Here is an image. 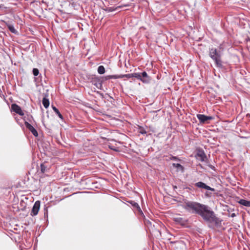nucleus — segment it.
Returning a JSON list of instances; mask_svg holds the SVG:
<instances>
[{"mask_svg":"<svg viewBox=\"0 0 250 250\" xmlns=\"http://www.w3.org/2000/svg\"><path fill=\"white\" fill-rule=\"evenodd\" d=\"M185 209L200 215L205 221L208 223L219 225L221 221L216 217L214 212L210 210L209 207L197 202H188L186 203Z\"/></svg>","mask_w":250,"mask_h":250,"instance_id":"f257e3e1","label":"nucleus"},{"mask_svg":"<svg viewBox=\"0 0 250 250\" xmlns=\"http://www.w3.org/2000/svg\"><path fill=\"white\" fill-rule=\"evenodd\" d=\"M221 56L220 53L217 51L216 48H212L209 49V56L215 62L217 67L219 68L223 66Z\"/></svg>","mask_w":250,"mask_h":250,"instance_id":"f03ea898","label":"nucleus"},{"mask_svg":"<svg viewBox=\"0 0 250 250\" xmlns=\"http://www.w3.org/2000/svg\"><path fill=\"white\" fill-rule=\"evenodd\" d=\"M41 203L39 201L35 202L31 212V215L32 216L37 215L40 208Z\"/></svg>","mask_w":250,"mask_h":250,"instance_id":"7ed1b4c3","label":"nucleus"},{"mask_svg":"<svg viewBox=\"0 0 250 250\" xmlns=\"http://www.w3.org/2000/svg\"><path fill=\"white\" fill-rule=\"evenodd\" d=\"M11 109L12 110L16 113L17 114H18L19 115L21 116L24 115V113L22 111L21 107L19 106L18 104H13L11 105Z\"/></svg>","mask_w":250,"mask_h":250,"instance_id":"20e7f679","label":"nucleus"},{"mask_svg":"<svg viewBox=\"0 0 250 250\" xmlns=\"http://www.w3.org/2000/svg\"><path fill=\"white\" fill-rule=\"evenodd\" d=\"M195 186L200 188H204L207 190H211L212 191H214L215 189L213 188H212L208 186H207L206 184L202 182H198L195 184Z\"/></svg>","mask_w":250,"mask_h":250,"instance_id":"39448f33","label":"nucleus"},{"mask_svg":"<svg viewBox=\"0 0 250 250\" xmlns=\"http://www.w3.org/2000/svg\"><path fill=\"white\" fill-rule=\"evenodd\" d=\"M197 117L201 123H205L207 121L212 119V117L206 116L203 114H197Z\"/></svg>","mask_w":250,"mask_h":250,"instance_id":"423d86ee","label":"nucleus"},{"mask_svg":"<svg viewBox=\"0 0 250 250\" xmlns=\"http://www.w3.org/2000/svg\"><path fill=\"white\" fill-rule=\"evenodd\" d=\"M25 125L26 127L28 128L32 132L33 135H34L36 137L38 136V132L31 125H30L28 122H25Z\"/></svg>","mask_w":250,"mask_h":250,"instance_id":"0eeeda50","label":"nucleus"},{"mask_svg":"<svg viewBox=\"0 0 250 250\" xmlns=\"http://www.w3.org/2000/svg\"><path fill=\"white\" fill-rule=\"evenodd\" d=\"M141 74V77L142 79V82L144 83H148L150 80L149 77L147 75L146 72L144 71Z\"/></svg>","mask_w":250,"mask_h":250,"instance_id":"6e6552de","label":"nucleus"},{"mask_svg":"<svg viewBox=\"0 0 250 250\" xmlns=\"http://www.w3.org/2000/svg\"><path fill=\"white\" fill-rule=\"evenodd\" d=\"M197 156L199 159L202 162L205 161L207 159L206 156L203 151L199 152L197 153Z\"/></svg>","mask_w":250,"mask_h":250,"instance_id":"1a4fd4ad","label":"nucleus"},{"mask_svg":"<svg viewBox=\"0 0 250 250\" xmlns=\"http://www.w3.org/2000/svg\"><path fill=\"white\" fill-rule=\"evenodd\" d=\"M238 203L246 207H250V201L244 199H241L238 201Z\"/></svg>","mask_w":250,"mask_h":250,"instance_id":"9d476101","label":"nucleus"},{"mask_svg":"<svg viewBox=\"0 0 250 250\" xmlns=\"http://www.w3.org/2000/svg\"><path fill=\"white\" fill-rule=\"evenodd\" d=\"M92 83L94 84L98 88H101L102 84L101 82L99 80H97V79H94L92 80Z\"/></svg>","mask_w":250,"mask_h":250,"instance_id":"9b49d317","label":"nucleus"},{"mask_svg":"<svg viewBox=\"0 0 250 250\" xmlns=\"http://www.w3.org/2000/svg\"><path fill=\"white\" fill-rule=\"evenodd\" d=\"M42 104L45 108H48L49 105V101L48 99L44 97L42 99Z\"/></svg>","mask_w":250,"mask_h":250,"instance_id":"f8f14e48","label":"nucleus"},{"mask_svg":"<svg viewBox=\"0 0 250 250\" xmlns=\"http://www.w3.org/2000/svg\"><path fill=\"white\" fill-rule=\"evenodd\" d=\"M124 76L121 75H109L106 77V79L123 78Z\"/></svg>","mask_w":250,"mask_h":250,"instance_id":"ddd939ff","label":"nucleus"},{"mask_svg":"<svg viewBox=\"0 0 250 250\" xmlns=\"http://www.w3.org/2000/svg\"><path fill=\"white\" fill-rule=\"evenodd\" d=\"M52 108H53V110L58 115L59 118H61V119H63L62 116L60 113V112L59 111V110L56 107L54 106L53 105H52Z\"/></svg>","mask_w":250,"mask_h":250,"instance_id":"4468645a","label":"nucleus"},{"mask_svg":"<svg viewBox=\"0 0 250 250\" xmlns=\"http://www.w3.org/2000/svg\"><path fill=\"white\" fill-rule=\"evenodd\" d=\"M7 27H8V29L10 31V32H11L12 33H17V31L15 29V28L13 25L10 24H7Z\"/></svg>","mask_w":250,"mask_h":250,"instance_id":"2eb2a0df","label":"nucleus"},{"mask_svg":"<svg viewBox=\"0 0 250 250\" xmlns=\"http://www.w3.org/2000/svg\"><path fill=\"white\" fill-rule=\"evenodd\" d=\"M98 72L100 74H103L105 72L104 67L103 65H100L98 68Z\"/></svg>","mask_w":250,"mask_h":250,"instance_id":"dca6fc26","label":"nucleus"},{"mask_svg":"<svg viewBox=\"0 0 250 250\" xmlns=\"http://www.w3.org/2000/svg\"><path fill=\"white\" fill-rule=\"evenodd\" d=\"M173 166L174 167L178 168L179 170H181L182 171L184 170V167L180 164L174 163V164H173Z\"/></svg>","mask_w":250,"mask_h":250,"instance_id":"f3484780","label":"nucleus"},{"mask_svg":"<svg viewBox=\"0 0 250 250\" xmlns=\"http://www.w3.org/2000/svg\"><path fill=\"white\" fill-rule=\"evenodd\" d=\"M129 6V4H125V5H120V6H119L118 7H116L115 8V9H117L118 8H122L124 6ZM115 9H113L112 8H108L106 11H108V12H111V11H113V10H114Z\"/></svg>","mask_w":250,"mask_h":250,"instance_id":"a211bd4d","label":"nucleus"},{"mask_svg":"<svg viewBox=\"0 0 250 250\" xmlns=\"http://www.w3.org/2000/svg\"><path fill=\"white\" fill-rule=\"evenodd\" d=\"M133 76V77H135V78H137V79L140 80V81H142V78H141L140 73H134Z\"/></svg>","mask_w":250,"mask_h":250,"instance_id":"6ab92c4d","label":"nucleus"},{"mask_svg":"<svg viewBox=\"0 0 250 250\" xmlns=\"http://www.w3.org/2000/svg\"><path fill=\"white\" fill-rule=\"evenodd\" d=\"M138 132L140 133H141L142 134H146V131L145 130V129L143 127H140L139 128Z\"/></svg>","mask_w":250,"mask_h":250,"instance_id":"aec40b11","label":"nucleus"},{"mask_svg":"<svg viewBox=\"0 0 250 250\" xmlns=\"http://www.w3.org/2000/svg\"><path fill=\"white\" fill-rule=\"evenodd\" d=\"M33 74L34 76H37L39 74V71L37 68H33Z\"/></svg>","mask_w":250,"mask_h":250,"instance_id":"412c9836","label":"nucleus"},{"mask_svg":"<svg viewBox=\"0 0 250 250\" xmlns=\"http://www.w3.org/2000/svg\"><path fill=\"white\" fill-rule=\"evenodd\" d=\"M41 171L42 173H44L46 171V167L43 164L41 165Z\"/></svg>","mask_w":250,"mask_h":250,"instance_id":"4be33fe9","label":"nucleus"},{"mask_svg":"<svg viewBox=\"0 0 250 250\" xmlns=\"http://www.w3.org/2000/svg\"><path fill=\"white\" fill-rule=\"evenodd\" d=\"M133 73L128 74H125V75H122L121 76H124V77L130 78H132L133 77Z\"/></svg>","mask_w":250,"mask_h":250,"instance_id":"5701e85b","label":"nucleus"},{"mask_svg":"<svg viewBox=\"0 0 250 250\" xmlns=\"http://www.w3.org/2000/svg\"><path fill=\"white\" fill-rule=\"evenodd\" d=\"M132 205L134 207H136V208H139V206L138 205V204L137 203H134Z\"/></svg>","mask_w":250,"mask_h":250,"instance_id":"b1692460","label":"nucleus"},{"mask_svg":"<svg viewBox=\"0 0 250 250\" xmlns=\"http://www.w3.org/2000/svg\"><path fill=\"white\" fill-rule=\"evenodd\" d=\"M209 167L211 168H213L214 167L211 166V165H209Z\"/></svg>","mask_w":250,"mask_h":250,"instance_id":"393cba45","label":"nucleus"},{"mask_svg":"<svg viewBox=\"0 0 250 250\" xmlns=\"http://www.w3.org/2000/svg\"><path fill=\"white\" fill-rule=\"evenodd\" d=\"M234 216V214H232V216Z\"/></svg>","mask_w":250,"mask_h":250,"instance_id":"a878e982","label":"nucleus"},{"mask_svg":"<svg viewBox=\"0 0 250 250\" xmlns=\"http://www.w3.org/2000/svg\"><path fill=\"white\" fill-rule=\"evenodd\" d=\"M1 8V5H0V9Z\"/></svg>","mask_w":250,"mask_h":250,"instance_id":"bb28decb","label":"nucleus"}]
</instances>
